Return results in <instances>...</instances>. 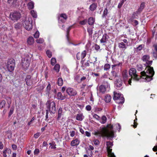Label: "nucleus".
<instances>
[{"label": "nucleus", "mask_w": 157, "mask_h": 157, "mask_svg": "<svg viewBox=\"0 0 157 157\" xmlns=\"http://www.w3.org/2000/svg\"><path fill=\"white\" fill-rule=\"evenodd\" d=\"M152 60H147L146 62L145 65L147 67L145 70L142 71L140 73L142 76H146V77H143V78L145 80V81L149 82L152 80V77L154 75L155 72L153 67L150 66L152 63Z\"/></svg>", "instance_id": "f257e3e1"}, {"label": "nucleus", "mask_w": 157, "mask_h": 157, "mask_svg": "<svg viewBox=\"0 0 157 157\" xmlns=\"http://www.w3.org/2000/svg\"><path fill=\"white\" fill-rule=\"evenodd\" d=\"M107 127L108 128L104 127L99 131H95L94 132V134L96 136H101L113 138L114 136V133L113 130V126L111 125H108Z\"/></svg>", "instance_id": "f03ea898"}, {"label": "nucleus", "mask_w": 157, "mask_h": 157, "mask_svg": "<svg viewBox=\"0 0 157 157\" xmlns=\"http://www.w3.org/2000/svg\"><path fill=\"white\" fill-rule=\"evenodd\" d=\"M136 69L134 68H131L129 71V75L131 76V78L129 79L128 81V83L131 85V80L132 78L134 80L138 81L141 78L146 77V76H142L141 74V76H138L136 74Z\"/></svg>", "instance_id": "7ed1b4c3"}, {"label": "nucleus", "mask_w": 157, "mask_h": 157, "mask_svg": "<svg viewBox=\"0 0 157 157\" xmlns=\"http://www.w3.org/2000/svg\"><path fill=\"white\" fill-rule=\"evenodd\" d=\"M46 107L48 111L53 113H55L56 110V104L54 102L48 101L46 104Z\"/></svg>", "instance_id": "20e7f679"}, {"label": "nucleus", "mask_w": 157, "mask_h": 157, "mask_svg": "<svg viewBox=\"0 0 157 157\" xmlns=\"http://www.w3.org/2000/svg\"><path fill=\"white\" fill-rule=\"evenodd\" d=\"M114 96L113 99L116 101L117 103L119 104H122L124 103V99L122 96L119 93H117L115 91L114 92Z\"/></svg>", "instance_id": "39448f33"}, {"label": "nucleus", "mask_w": 157, "mask_h": 157, "mask_svg": "<svg viewBox=\"0 0 157 157\" xmlns=\"http://www.w3.org/2000/svg\"><path fill=\"white\" fill-rule=\"evenodd\" d=\"M32 23L33 21L31 18L29 17L25 20L23 24V26L26 30L29 31L33 28Z\"/></svg>", "instance_id": "423d86ee"}, {"label": "nucleus", "mask_w": 157, "mask_h": 157, "mask_svg": "<svg viewBox=\"0 0 157 157\" xmlns=\"http://www.w3.org/2000/svg\"><path fill=\"white\" fill-rule=\"evenodd\" d=\"M15 65V60L12 59H9L7 62L6 65L8 71L11 72L14 69Z\"/></svg>", "instance_id": "0eeeda50"}, {"label": "nucleus", "mask_w": 157, "mask_h": 157, "mask_svg": "<svg viewBox=\"0 0 157 157\" xmlns=\"http://www.w3.org/2000/svg\"><path fill=\"white\" fill-rule=\"evenodd\" d=\"M107 145V150L108 153L109 157H115L113 153L112 152V149L111 148L113 145L112 143L109 141H107L106 142Z\"/></svg>", "instance_id": "6e6552de"}, {"label": "nucleus", "mask_w": 157, "mask_h": 157, "mask_svg": "<svg viewBox=\"0 0 157 157\" xmlns=\"http://www.w3.org/2000/svg\"><path fill=\"white\" fill-rule=\"evenodd\" d=\"M21 14L19 12H14L11 13L10 17L13 21H17L21 18Z\"/></svg>", "instance_id": "1a4fd4ad"}, {"label": "nucleus", "mask_w": 157, "mask_h": 157, "mask_svg": "<svg viewBox=\"0 0 157 157\" xmlns=\"http://www.w3.org/2000/svg\"><path fill=\"white\" fill-rule=\"evenodd\" d=\"M67 93L70 96H75L77 94V92L75 89L69 87L66 90Z\"/></svg>", "instance_id": "9d476101"}, {"label": "nucleus", "mask_w": 157, "mask_h": 157, "mask_svg": "<svg viewBox=\"0 0 157 157\" xmlns=\"http://www.w3.org/2000/svg\"><path fill=\"white\" fill-rule=\"evenodd\" d=\"M30 63V59L27 58L22 60V66L24 68L26 69L28 68L29 66Z\"/></svg>", "instance_id": "9b49d317"}, {"label": "nucleus", "mask_w": 157, "mask_h": 157, "mask_svg": "<svg viewBox=\"0 0 157 157\" xmlns=\"http://www.w3.org/2000/svg\"><path fill=\"white\" fill-rule=\"evenodd\" d=\"M79 140L76 138L75 140H73L71 143V145L72 146H77L79 145L80 143Z\"/></svg>", "instance_id": "f8f14e48"}, {"label": "nucleus", "mask_w": 157, "mask_h": 157, "mask_svg": "<svg viewBox=\"0 0 157 157\" xmlns=\"http://www.w3.org/2000/svg\"><path fill=\"white\" fill-rule=\"evenodd\" d=\"M109 38V36L106 34H105L103 35L102 38L100 40V43H106Z\"/></svg>", "instance_id": "ddd939ff"}, {"label": "nucleus", "mask_w": 157, "mask_h": 157, "mask_svg": "<svg viewBox=\"0 0 157 157\" xmlns=\"http://www.w3.org/2000/svg\"><path fill=\"white\" fill-rule=\"evenodd\" d=\"M115 85L116 87L117 88L120 87L122 85V82L121 78H119V79L116 80L115 81Z\"/></svg>", "instance_id": "4468645a"}, {"label": "nucleus", "mask_w": 157, "mask_h": 157, "mask_svg": "<svg viewBox=\"0 0 157 157\" xmlns=\"http://www.w3.org/2000/svg\"><path fill=\"white\" fill-rule=\"evenodd\" d=\"M34 39L32 36L29 37L27 40V43L29 45L33 44L34 43Z\"/></svg>", "instance_id": "2eb2a0df"}, {"label": "nucleus", "mask_w": 157, "mask_h": 157, "mask_svg": "<svg viewBox=\"0 0 157 157\" xmlns=\"http://www.w3.org/2000/svg\"><path fill=\"white\" fill-rule=\"evenodd\" d=\"M122 75L124 81L127 80L128 77V73L126 70L122 72Z\"/></svg>", "instance_id": "dca6fc26"}, {"label": "nucleus", "mask_w": 157, "mask_h": 157, "mask_svg": "<svg viewBox=\"0 0 157 157\" xmlns=\"http://www.w3.org/2000/svg\"><path fill=\"white\" fill-rule=\"evenodd\" d=\"M97 6V4L93 3L90 6L89 9L91 11H94L96 9Z\"/></svg>", "instance_id": "f3484780"}, {"label": "nucleus", "mask_w": 157, "mask_h": 157, "mask_svg": "<svg viewBox=\"0 0 157 157\" xmlns=\"http://www.w3.org/2000/svg\"><path fill=\"white\" fill-rule=\"evenodd\" d=\"M57 98L58 99L63 100L66 98V97L65 95H63L61 92H59L57 93Z\"/></svg>", "instance_id": "a211bd4d"}, {"label": "nucleus", "mask_w": 157, "mask_h": 157, "mask_svg": "<svg viewBox=\"0 0 157 157\" xmlns=\"http://www.w3.org/2000/svg\"><path fill=\"white\" fill-rule=\"evenodd\" d=\"M99 91L102 93H104L106 91L105 87L103 85L100 86H99Z\"/></svg>", "instance_id": "6ab92c4d"}, {"label": "nucleus", "mask_w": 157, "mask_h": 157, "mask_svg": "<svg viewBox=\"0 0 157 157\" xmlns=\"http://www.w3.org/2000/svg\"><path fill=\"white\" fill-rule=\"evenodd\" d=\"M118 47L121 48H123L125 49L127 47L126 45L123 42H121L118 44Z\"/></svg>", "instance_id": "aec40b11"}, {"label": "nucleus", "mask_w": 157, "mask_h": 157, "mask_svg": "<svg viewBox=\"0 0 157 157\" xmlns=\"http://www.w3.org/2000/svg\"><path fill=\"white\" fill-rule=\"evenodd\" d=\"M83 118V117L82 114L79 113L77 114L76 119L78 121H82Z\"/></svg>", "instance_id": "412c9836"}, {"label": "nucleus", "mask_w": 157, "mask_h": 157, "mask_svg": "<svg viewBox=\"0 0 157 157\" xmlns=\"http://www.w3.org/2000/svg\"><path fill=\"white\" fill-rule=\"evenodd\" d=\"M150 59V56L148 55H144L142 57V60L145 62Z\"/></svg>", "instance_id": "4be33fe9"}, {"label": "nucleus", "mask_w": 157, "mask_h": 157, "mask_svg": "<svg viewBox=\"0 0 157 157\" xmlns=\"http://www.w3.org/2000/svg\"><path fill=\"white\" fill-rule=\"evenodd\" d=\"M94 22V19L92 17H90L88 20V23L90 25H92Z\"/></svg>", "instance_id": "5701e85b"}, {"label": "nucleus", "mask_w": 157, "mask_h": 157, "mask_svg": "<svg viewBox=\"0 0 157 157\" xmlns=\"http://www.w3.org/2000/svg\"><path fill=\"white\" fill-rule=\"evenodd\" d=\"M111 96L109 95H106L105 98V100L106 102H109L111 100Z\"/></svg>", "instance_id": "b1692460"}, {"label": "nucleus", "mask_w": 157, "mask_h": 157, "mask_svg": "<svg viewBox=\"0 0 157 157\" xmlns=\"http://www.w3.org/2000/svg\"><path fill=\"white\" fill-rule=\"evenodd\" d=\"M28 8L29 9H33L34 7V3L32 1L30 2L28 4Z\"/></svg>", "instance_id": "393cba45"}, {"label": "nucleus", "mask_w": 157, "mask_h": 157, "mask_svg": "<svg viewBox=\"0 0 157 157\" xmlns=\"http://www.w3.org/2000/svg\"><path fill=\"white\" fill-rule=\"evenodd\" d=\"M63 84V81L62 78H58L57 84L59 86H62Z\"/></svg>", "instance_id": "a878e982"}, {"label": "nucleus", "mask_w": 157, "mask_h": 157, "mask_svg": "<svg viewBox=\"0 0 157 157\" xmlns=\"http://www.w3.org/2000/svg\"><path fill=\"white\" fill-rule=\"evenodd\" d=\"M49 144L50 145V147L51 149H56V145L55 142L53 141L52 143H50Z\"/></svg>", "instance_id": "bb28decb"}, {"label": "nucleus", "mask_w": 157, "mask_h": 157, "mask_svg": "<svg viewBox=\"0 0 157 157\" xmlns=\"http://www.w3.org/2000/svg\"><path fill=\"white\" fill-rule=\"evenodd\" d=\"M8 151V152H11V150L10 149H8L7 148H6L5 150L3 151V155L4 157H6L7 156L6 153Z\"/></svg>", "instance_id": "cd10ccee"}, {"label": "nucleus", "mask_w": 157, "mask_h": 157, "mask_svg": "<svg viewBox=\"0 0 157 157\" xmlns=\"http://www.w3.org/2000/svg\"><path fill=\"white\" fill-rule=\"evenodd\" d=\"M110 65L109 64L106 63L104 66V70L107 71L109 70L110 68Z\"/></svg>", "instance_id": "c85d7f7f"}, {"label": "nucleus", "mask_w": 157, "mask_h": 157, "mask_svg": "<svg viewBox=\"0 0 157 157\" xmlns=\"http://www.w3.org/2000/svg\"><path fill=\"white\" fill-rule=\"evenodd\" d=\"M58 115L57 118L58 120L61 117L62 113V109L61 108H60L58 110Z\"/></svg>", "instance_id": "c756f323"}, {"label": "nucleus", "mask_w": 157, "mask_h": 157, "mask_svg": "<svg viewBox=\"0 0 157 157\" xmlns=\"http://www.w3.org/2000/svg\"><path fill=\"white\" fill-rule=\"evenodd\" d=\"M60 67V65L59 64H56L54 67V69L56 72H58L59 70Z\"/></svg>", "instance_id": "7c9ffc66"}, {"label": "nucleus", "mask_w": 157, "mask_h": 157, "mask_svg": "<svg viewBox=\"0 0 157 157\" xmlns=\"http://www.w3.org/2000/svg\"><path fill=\"white\" fill-rule=\"evenodd\" d=\"M107 118L105 116H103L101 118V123L103 124H105Z\"/></svg>", "instance_id": "2f4dec72"}, {"label": "nucleus", "mask_w": 157, "mask_h": 157, "mask_svg": "<svg viewBox=\"0 0 157 157\" xmlns=\"http://www.w3.org/2000/svg\"><path fill=\"white\" fill-rule=\"evenodd\" d=\"M145 3L144 2H142L140 5V7L139 8L138 10L139 11H141L144 8L145 6Z\"/></svg>", "instance_id": "473e14b6"}, {"label": "nucleus", "mask_w": 157, "mask_h": 157, "mask_svg": "<svg viewBox=\"0 0 157 157\" xmlns=\"http://www.w3.org/2000/svg\"><path fill=\"white\" fill-rule=\"evenodd\" d=\"M137 70L138 71H141L142 70L143 66L141 64H138L136 65Z\"/></svg>", "instance_id": "72a5a7b5"}, {"label": "nucleus", "mask_w": 157, "mask_h": 157, "mask_svg": "<svg viewBox=\"0 0 157 157\" xmlns=\"http://www.w3.org/2000/svg\"><path fill=\"white\" fill-rule=\"evenodd\" d=\"M81 58L83 59L86 56V52L85 50L83 51L81 54Z\"/></svg>", "instance_id": "f704fd0d"}, {"label": "nucleus", "mask_w": 157, "mask_h": 157, "mask_svg": "<svg viewBox=\"0 0 157 157\" xmlns=\"http://www.w3.org/2000/svg\"><path fill=\"white\" fill-rule=\"evenodd\" d=\"M108 13V10L107 8H105V9L103 12V14L102 15V17L104 18V17H105V16L107 15Z\"/></svg>", "instance_id": "c9c22d12"}, {"label": "nucleus", "mask_w": 157, "mask_h": 157, "mask_svg": "<svg viewBox=\"0 0 157 157\" xmlns=\"http://www.w3.org/2000/svg\"><path fill=\"white\" fill-rule=\"evenodd\" d=\"M21 27V24L19 23L16 24L15 25V28L17 30L20 29Z\"/></svg>", "instance_id": "e433bc0d"}, {"label": "nucleus", "mask_w": 157, "mask_h": 157, "mask_svg": "<svg viewBox=\"0 0 157 157\" xmlns=\"http://www.w3.org/2000/svg\"><path fill=\"white\" fill-rule=\"evenodd\" d=\"M6 104V101L5 100H3L0 103V108H2L5 106Z\"/></svg>", "instance_id": "4c0bfd02"}, {"label": "nucleus", "mask_w": 157, "mask_h": 157, "mask_svg": "<svg viewBox=\"0 0 157 157\" xmlns=\"http://www.w3.org/2000/svg\"><path fill=\"white\" fill-rule=\"evenodd\" d=\"M72 27V26H69L68 29H67V38L68 40H69V37H68V35L69 34V32L70 30L71 29V28Z\"/></svg>", "instance_id": "58836bf2"}, {"label": "nucleus", "mask_w": 157, "mask_h": 157, "mask_svg": "<svg viewBox=\"0 0 157 157\" xmlns=\"http://www.w3.org/2000/svg\"><path fill=\"white\" fill-rule=\"evenodd\" d=\"M56 59L55 58H52L51 60V64L54 66L56 63Z\"/></svg>", "instance_id": "ea45409f"}, {"label": "nucleus", "mask_w": 157, "mask_h": 157, "mask_svg": "<svg viewBox=\"0 0 157 157\" xmlns=\"http://www.w3.org/2000/svg\"><path fill=\"white\" fill-rule=\"evenodd\" d=\"M36 42L37 43L41 44L44 42V40L43 38H40L38 39H37L36 40Z\"/></svg>", "instance_id": "a19ab883"}, {"label": "nucleus", "mask_w": 157, "mask_h": 157, "mask_svg": "<svg viewBox=\"0 0 157 157\" xmlns=\"http://www.w3.org/2000/svg\"><path fill=\"white\" fill-rule=\"evenodd\" d=\"M26 84L28 86H31L32 84V81L31 79L25 80Z\"/></svg>", "instance_id": "79ce46f5"}, {"label": "nucleus", "mask_w": 157, "mask_h": 157, "mask_svg": "<svg viewBox=\"0 0 157 157\" xmlns=\"http://www.w3.org/2000/svg\"><path fill=\"white\" fill-rule=\"evenodd\" d=\"M31 13L33 17L36 18L37 16L36 13L33 10L31 11Z\"/></svg>", "instance_id": "37998d69"}, {"label": "nucleus", "mask_w": 157, "mask_h": 157, "mask_svg": "<svg viewBox=\"0 0 157 157\" xmlns=\"http://www.w3.org/2000/svg\"><path fill=\"white\" fill-rule=\"evenodd\" d=\"M46 53L49 58H51L52 56V52L50 51L47 50L46 51Z\"/></svg>", "instance_id": "c03bdc74"}, {"label": "nucleus", "mask_w": 157, "mask_h": 157, "mask_svg": "<svg viewBox=\"0 0 157 157\" xmlns=\"http://www.w3.org/2000/svg\"><path fill=\"white\" fill-rule=\"evenodd\" d=\"M14 110V108L11 107L10 109L8 117H10V116L13 114Z\"/></svg>", "instance_id": "a18cd8bd"}, {"label": "nucleus", "mask_w": 157, "mask_h": 157, "mask_svg": "<svg viewBox=\"0 0 157 157\" xmlns=\"http://www.w3.org/2000/svg\"><path fill=\"white\" fill-rule=\"evenodd\" d=\"M124 2V0H122L121 2H120L118 5V8H120L121 7Z\"/></svg>", "instance_id": "49530a36"}, {"label": "nucleus", "mask_w": 157, "mask_h": 157, "mask_svg": "<svg viewBox=\"0 0 157 157\" xmlns=\"http://www.w3.org/2000/svg\"><path fill=\"white\" fill-rule=\"evenodd\" d=\"M60 17L63 18L65 20H66L67 18V15L65 14H61L60 15Z\"/></svg>", "instance_id": "de8ad7c7"}, {"label": "nucleus", "mask_w": 157, "mask_h": 157, "mask_svg": "<svg viewBox=\"0 0 157 157\" xmlns=\"http://www.w3.org/2000/svg\"><path fill=\"white\" fill-rule=\"evenodd\" d=\"M137 121V119L136 118L134 120V125H133V126L134 128H136V127L137 125V124L136 123Z\"/></svg>", "instance_id": "09e8293b"}, {"label": "nucleus", "mask_w": 157, "mask_h": 157, "mask_svg": "<svg viewBox=\"0 0 157 157\" xmlns=\"http://www.w3.org/2000/svg\"><path fill=\"white\" fill-rule=\"evenodd\" d=\"M39 33L38 31H36L34 34V36L35 38H37L39 37Z\"/></svg>", "instance_id": "8fccbe9b"}, {"label": "nucleus", "mask_w": 157, "mask_h": 157, "mask_svg": "<svg viewBox=\"0 0 157 157\" xmlns=\"http://www.w3.org/2000/svg\"><path fill=\"white\" fill-rule=\"evenodd\" d=\"M87 31L89 35H91L93 33V30L91 29H88Z\"/></svg>", "instance_id": "3c124183"}, {"label": "nucleus", "mask_w": 157, "mask_h": 157, "mask_svg": "<svg viewBox=\"0 0 157 157\" xmlns=\"http://www.w3.org/2000/svg\"><path fill=\"white\" fill-rule=\"evenodd\" d=\"M70 136L71 137L74 136L75 135V132L74 131H72L70 132Z\"/></svg>", "instance_id": "603ef678"}, {"label": "nucleus", "mask_w": 157, "mask_h": 157, "mask_svg": "<svg viewBox=\"0 0 157 157\" xmlns=\"http://www.w3.org/2000/svg\"><path fill=\"white\" fill-rule=\"evenodd\" d=\"M81 55L79 52L77 53L76 55V58L78 60H79L81 58Z\"/></svg>", "instance_id": "864d4df0"}, {"label": "nucleus", "mask_w": 157, "mask_h": 157, "mask_svg": "<svg viewBox=\"0 0 157 157\" xmlns=\"http://www.w3.org/2000/svg\"><path fill=\"white\" fill-rule=\"evenodd\" d=\"M111 74L114 77H116L117 76V73L114 71H111Z\"/></svg>", "instance_id": "5fc2aeb1"}, {"label": "nucleus", "mask_w": 157, "mask_h": 157, "mask_svg": "<svg viewBox=\"0 0 157 157\" xmlns=\"http://www.w3.org/2000/svg\"><path fill=\"white\" fill-rule=\"evenodd\" d=\"M153 55L155 59L157 58V52L154 51L153 52Z\"/></svg>", "instance_id": "6e6d98bb"}, {"label": "nucleus", "mask_w": 157, "mask_h": 157, "mask_svg": "<svg viewBox=\"0 0 157 157\" xmlns=\"http://www.w3.org/2000/svg\"><path fill=\"white\" fill-rule=\"evenodd\" d=\"M86 20H84L82 21H80V24L82 25H84L86 23Z\"/></svg>", "instance_id": "4d7b16f0"}, {"label": "nucleus", "mask_w": 157, "mask_h": 157, "mask_svg": "<svg viewBox=\"0 0 157 157\" xmlns=\"http://www.w3.org/2000/svg\"><path fill=\"white\" fill-rule=\"evenodd\" d=\"M94 144L96 145H97L99 144V142L98 140H94Z\"/></svg>", "instance_id": "13d9d810"}, {"label": "nucleus", "mask_w": 157, "mask_h": 157, "mask_svg": "<svg viewBox=\"0 0 157 157\" xmlns=\"http://www.w3.org/2000/svg\"><path fill=\"white\" fill-rule=\"evenodd\" d=\"M143 47L142 45L141 44L139 45L137 48V50L138 51H140L142 49Z\"/></svg>", "instance_id": "bf43d9fd"}, {"label": "nucleus", "mask_w": 157, "mask_h": 157, "mask_svg": "<svg viewBox=\"0 0 157 157\" xmlns=\"http://www.w3.org/2000/svg\"><path fill=\"white\" fill-rule=\"evenodd\" d=\"M93 58L95 59V61H94V62L93 63L91 62H90V63H93L94 67H95V63L97 61V58L96 57H93Z\"/></svg>", "instance_id": "052dcab7"}, {"label": "nucleus", "mask_w": 157, "mask_h": 157, "mask_svg": "<svg viewBox=\"0 0 157 157\" xmlns=\"http://www.w3.org/2000/svg\"><path fill=\"white\" fill-rule=\"evenodd\" d=\"M12 147L13 149L14 150H16L17 148V145H15L14 144H12Z\"/></svg>", "instance_id": "680f3d73"}, {"label": "nucleus", "mask_w": 157, "mask_h": 157, "mask_svg": "<svg viewBox=\"0 0 157 157\" xmlns=\"http://www.w3.org/2000/svg\"><path fill=\"white\" fill-rule=\"evenodd\" d=\"M39 152V150L38 149H36L34 151V154H38Z\"/></svg>", "instance_id": "e2e57ef3"}, {"label": "nucleus", "mask_w": 157, "mask_h": 157, "mask_svg": "<svg viewBox=\"0 0 157 157\" xmlns=\"http://www.w3.org/2000/svg\"><path fill=\"white\" fill-rule=\"evenodd\" d=\"M93 117L98 120H99L100 118V117L97 114H94Z\"/></svg>", "instance_id": "0e129e2a"}, {"label": "nucleus", "mask_w": 157, "mask_h": 157, "mask_svg": "<svg viewBox=\"0 0 157 157\" xmlns=\"http://www.w3.org/2000/svg\"><path fill=\"white\" fill-rule=\"evenodd\" d=\"M121 63H119L118 64H115L114 65H112V68H113L114 67L116 66H119L121 65Z\"/></svg>", "instance_id": "69168bd1"}, {"label": "nucleus", "mask_w": 157, "mask_h": 157, "mask_svg": "<svg viewBox=\"0 0 157 157\" xmlns=\"http://www.w3.org/2000/svg\"><path fill=\"white\" fill-rule=\"evenodd\" d=\"M51 89V85L50 83H49L47 87V90L48 91H49Z\"/></svg>", "instance_id": "338daca9"}, {"label": "nucleus", "mask_w": 157, "mask_h": 157, "mask_svg": "<svg viewBox=\"0 0 157 157\" xmlns=\"http://www.w3.org/2000/svg\"><path fill=\"white\" fill-rule=\"evenodd\" d=\"M86 109L88 111H90L91 109V107L90 105H87L86 107Z\"/></svg>", "instance_id": "774afa93"}]
</instances>
